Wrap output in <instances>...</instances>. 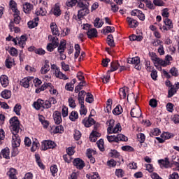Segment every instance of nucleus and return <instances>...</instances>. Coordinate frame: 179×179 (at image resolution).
Masks as SVG:
<instances>
[{
  "label": "nucleus",
  "mask_w": 179,
  "mask_h": 179,
  "mask_svg": "<svg viewBox=\"0 0 179 179\" xmlns=\"http://www.w3.org/2000/svg\"><path fill=\"white\" fill-rule=\"evenodd\" d=\"M10 129L13 134L12 136V146L13 148H19L20 146V138L19 137V131L20 129L19 120L17 117H13L9 120Z\"/></svg>",
  "instance_id": "1"
},
{
  "label": "nucleus",
  "mask_w": 179,
  "mask_h": 179,
  "mask_svg": "<svg viewBox=\"0 0 179 179\" xmlns=\"http://www.w3.org/2000/svg\"><path fill=\"white\" fill-rule=\"evenodd\" d=\"M78 8L80 9L78 12V19H82L83 16L89 15V3H84L83 1H80L78 3Z\"/></svg>",
  "instance_id": "2"
},
{
  "label": "nucleus",
  "mask_w": 179,
  "mask_h": 179,
  "mask_svg": "<svg viewBox=\"0 0 179 179\" xmlns=\"http://www.w3.org/2000/svg\"><path fill=\"white\" fill-rule=\"evenodd\" d=\"M51 69L53 75H55V78H57V79H62V80H68V79H69V77L62 73L59 67L56 64H51Z\"/></svg>",
  "instance_id": "3"
},
{
  "label": "nucleus",
  "mask_w": 179,
  "mask_h": 179,
  "mask_svg": "<svg viewBox=\"0 0 179 179\" xmlns=\"http://www.w3.org/2000/svg\"><path fill=\"white\" fill-rule=\"evenodd\" d=\"M164 25L162 24H159L158 26L159 27V30L164 33L166 31H169V30H171L173 29V22L169 18H165L164 20Z\"/></svg>",
  "instance_id": "4"
},
{
  "label": "nucleus",
  "mask_w": 179,
  "mask_h": 179,
  "mask_svg": "<svg viewBox=\"0 0 179 179\" xmlns=\"http://www.w3.org/2000/svg\"><path fill=\"white\" fill-rule=\"evenodd\" d=\"M127 64H132L134 65V68L137 71H141V69H142V66H141V59L139 57L127 59Z\"/></svg>",
  "instance_id": "5"
},
{
  "label": "nucleus",
  "mask_w": 179,
  "mask_h": 179,
  "mask_svg": "<svg viewBox=\"0 0 179 179\" xmlns=\"http://www.w3.org/2000/svg\"><path fill=\"white\" fill-rule=\"evenodd\" d=\"M57 146V144L52 141L45 140L42 142V149L43 150H47L48 149H54Z\"/></svg>",
  "instance_id": "6"
},
{
  "label": "nucleus",
  "mask_w": 179,
  "mask_h": 179,
  "mask_svg": "<svg viewBox=\"0 0 179 179\" xmlns=\"http://www.w3.org/2000/svg\"><path fill=\"white\" fill-rule=\"evenodd\" d=\"M130 114L131 117L133 118H139L142 116V110H141L139 107H137L136 108H133L131 110Z\"/></svg>",
  "instance_id": "7"
},
{
  "label": "nucleus",
  "mask_w": 179,
  "mask_h": 179,
  "mask_svg": "<svg viewBox=\"0 0 179 179\" xmlns=\"http://www.w3.org/2000/svg\"><path fill=\"white\" fill-rule=\"evenodd\" d=\"M34 77H27L23 78L20 81L21 86H23V87H25V89H28V87H30V83H31V81L33 80Z\"/></svg>",
  "instance_id": "8"
},
{
  "label": "nucleus",
  "mask_w": 179,
  "mask_h": 179,
  "mask_svg": "<svg viewBox=\"0 0 179 179\" xmlns=\"http://www.w3.org/2000/svg\"><path fill=\"white\" fill-rule=\"evenodd\" d=\"M50 69L49 62L48 60H45V64L41 68V75H47V73L50 72Z\"/></svg>",
  "instance_id": "9"
},
{
  "label": "nucleus",
  "mask_w": 179,
  "mask_h": 179,
  "mask_svg": "<svg viewBox=\"0 0 179 179\" xmlns=\"http://www.w3.org/2000/svg\"><path fill=\"white\" fill-rule=\"evenodd\" d=\"M0 83L2 87H8L9 86V78L6 75H1L0 76Z\"/></svg>",
  "instance_id": "10"
},
{
  "label": "nucleus",
  "mask_w": 179,
  "mask_h": 179,
  "mask_svg": "<svg viewBox=\"0 0 179 179\" xmlns=\"http://www.w3.org/2000/svg\"><path fill=\"white\" fill-rule=\"evenodd\" d=\"M51 29V33L53 36H59V29H58V25L55 22H51L50 24Z\"/></svg>",
  "instance_id": "11"
},
{
  "label": "nucleus",
  "mask_w": 179,
  "mask_h": 179,
  "mask_svg": "<svg viewBox=\"0 0 179 179\" xmlns=\"http://www.w3.org/2000/svg\"><path fill=\"white\" fill-rule=\"evenodd\" d=\"M159 164H161L162 169H170L171 165L170 164V161H169L168 158H165V159H159L158 160Z\"/></svg>",
  "instance_id": "12"
},
{
  "label": "nucleus",
  "mask_w": 179,
  "mask_h": 179,
  "mask_svg": "<svg viewBox=\"0 0 179 179\" xmlns=\"http://www.w3.org/2000/svg\"><path fill=\"white\" fill-rule=\"evenodd\" d=\"M73 164L75 166H76V169H78V170H82V169L85 167V162L80 159V158L75 159L73 161Z\"/></svg>",
  "instance_id": "13"
},
{
  "label": "nucleus",
  "mask_w": 179,
  "mask_h": 179,
  "mask_svg": "<svg viewBox=\"0 0 179 179\" xmlns=\"http://www.w3.org/2000/svg\"><path fill=\"white\" fill-rule=\"evenodd\" d=\"M122 130V128L121 127V124L117 123L112 129H109L108 134L111 135L112 134H118L120 131Z\"/></svg>",
  "instance_id": "14"
},
{
  "label": "nucleus",
  "mask_w": 179,
  "mask_h": 179,
  "mask_svg": "<svg viewBox=\"0 0 179 179\" xmlns=\"http://www.w3.org/2000/svg\"><path fill=\"white\" fill-rule=\"evenodd\" d=\"M53 118L55 123L59 125V124H61L62 122V117H61V113L59 111H55L53 113Z\"/></svg>",
  "instance_id": "15"
},
{
  "label": "nucleus",
  "mask_w": 179,
  "mask_h": 179,
  "mask_svg": "<svg viewBox=\"0 0 179 179\" xmlns=\"http://www.w3.org/2000/svg\"><path fill=\"white\" fill-rule=\"evenodd\" d=\"M83 125H85V127H86L87 128H89L94 124V119L92 117H85L83 120Z\"/></svg>",
  "instance_id": "16"
},
{
  "label": "nucleus",
  "mask_w": 179,
  "mask_h": 179,
  "mask_svg": "<svg viewBox=\"0 0 179 179\" xmlns=\"http://www.w3.org/2000/svg\"><path fill=\"white\" fill-rule=\"evenodd\" d=\"M39 20L40 18H38V17H36L31 21L28 22V27L29 29H34V27H37Z\"/></svg>",
  "instance_id": "17"
},
{
  "label": "nucleus",
  "mask_w": 179,
  "mask_h": 179,
  "mask_svg": "<svg viewBox=\"0 0 179 179\" xmlns=\"http://www.w3.org/2000/svg\"><path fill=\"white\" fill-rule=\"evenodd\" d=\"M7 176H8L10 179H17V171L15 169L11 168L7 172Z\"/></svg>",
  "instance_id": "18"
},
{
  "label": "nucleus",
  "mask_w": 179,
  "mask_h": 179,
  "mask_svg": "<svg viewBox=\"0 0 179 179\" xmlns=\"http://www.w3.org/2000/svg\"><path fill=\"white\" fill-rule=\"evenodd\" d=\"M48 40L50 42V44H52L54 47H58L59 45V41L57 36H52V35L48 36Z\"/></svg>",
  "instance_id": "19"
},
{
  "label": "nucleus",
  "mask_w": 179,
  "mask_h": 179,
  "mask_svg": "<svg viewBox=\"0 0 179 179\" xmlns=\"http://www.w3.org/2000/svg\"><path fill=\"white\" fill-rule=\"evenodd\" d=\"M1 97L8 100V99H10V97H12V92L9 90H4L1 92Z\"/></svg>",
  "instance_id": "20"
},
{
  "label": "nucleus",
  "mask_w": 179,
  "mask_h": 179,
  "mask_svg": "<svg viewBox=\"0 0 179 179\" xmlns=\"http://www.w3.org/2000/svg\"><path fill=\"white\" fill-rule=\"evenodd\" d=\"M87 35L88 38H94V37L97 36V29L91 28L87 31Z\"/></svg>",
  "instance_id": "21"
},
{
  "label": "nucleus",
  "mask_w": 179,
  "mask_h": 179,
  "mask_svg": "<svg viewBox=\"0 0 179 179\" xmlns=\"http://www.w3.org/2000/svg\"><path fill=\"white\" fill-rule=\"evenodd\" d=\"M127 20L129 23V27H131V29L138 27V21H136V20H134V18L127 17Z\"/></svg>",
  "instance_id": "22"
},
{
  "label": "nucleus",
  "mask_w": 179,
  "mask_h": 179,
  "mask_svg": "<svg viewBox=\"0 0 179 179\" xmlns=\"http://www.w3.org/2000/svg\"><path fill=\"white\" fill-rule=\"evenodd\" d=\"M26 41H27V36H26V35L21 36L20 39H18V45H20L21 48H24Z\"/></svg>",
  "instance_id": "23"
},
{
  "label": "nucleus",
  "mask_w": 179,
  "mask_h": 179,
  "mask_svg": "<svg viewBox=\"0 0 179 179\" xmlns=\"http://www.w3.org/2000/svg\"><path fill=\"white\" fill-rule=\"evenodd\" d=\"M86 96V92L81 91L78 93V99L79 104L85 103V96Z\"/></svg>",
  "instance_id": "24"
},
{
  "label": "nucleus",
  "mask_w": 179,
  "mask_h": 179,
  "mask_svg": "<svg viewBox=\"0 0 179 179\" xmlns=\"http://www.w3.org/2000/svg\"><path fill=\"white\" fill-rule=\"evenodd\" d=\"M97 138H100V133L97 131H92L90 135V141L91 142H96Z\"/></svg>",
  "instance_id": "25"
},
{
  "label": "nucleus",
  "mask_w": 179,
  "mask_h": 179,
  "mask_svg": "<svg viewBox=\"0 0 179 179\" xmlns=\"http://www.w3.org/2000/svg\"><path fill=\"white\" fill-rule=\"evenodd\" d=\"M1 155L3 157L7 160L10 159V151L8 148H6L1 150Z\"/></svg>",
  "instance_id": "26"
},
{
  "label": "nucleus",
  "mask_w": 179,
  "mask_h": 179,
  "mask_svg": "<svg viewBox=\"0 0 179 179\" xmlns=\"http://www.w3.org/2000/svg\"><path fill=\"white\" fill-rule=\"evenodd\" d=\"M8 27L10 31H14L15 33L20 32V28L17 27H15V24L13 23V21H10L8 25Z\"/></svg>",
  "instance_id": "27"
},
{
  "label": "nucleus",
  "mask_w": 179,
  "mask_h": 179,
  "mask_svg": "<svg viewBox=\"0 0 179 179\" xmlns=\"http://www.w3.org/2000/svg\"><path fill=\"white\" fill-rule=\"evenodd\" d=\"M15 65V59L12 57H8L6 59V66L8 69H10V68L13 67V66Z\"/></svg>",
  "instance_id": "28"
},
{
  "label": "nucleus",
  "mask_w": 179,
  "mask_h": 179,
  "mask_svg": "<svg viewBox=\"0 0 179 179\" xmlns=\"http://www.w3.org/2000/svg\"><path fill=\"white\" fill-rule=\"evenodd\" d=\"M150 57L152 62H154L155 66H157V62L160 58L159 57H157V55H156V53H155L153 52L150 53Z\"/></svg>",
  "instance_id": "29"
},
{
  "label": "nucleus",
  "mask_w": 179,
  "mask_h": 179,
  "mask_svg": "<svg viewBox=\"0 0 179 179\" xmlns=\"http://www.w3.org/2000/svg\"><path fill=\"white\" fill-rule=\"evenodd\" d=\"M51 86V83H45L43 85H41L40 88L36 90V93H40V92H43L45 89L50 88Z\"/></svg>",
  "instance_id": "30"
},
{
  "label": "nucleus",
  "mask_w": 179,
  "mask_h": 179,
  "mask_svg": "<svg viewBox=\"0 0 179 179\" xmlns=\"http://www.w3.org/2000/svg\"><path fill=\"white\" fill-rule=\"evenodd\" d=\"M33 107L35 110H40V108H43V99H38L36 101L34 102Z\"/></svg>",
  "instance_id": "31"
},
{
  "label": "nucleus",
  "mask_w": 179,
  "mask_h": 179,
  "mask_svg": "<svg viewBox=\"0 0 179 179\" xmlns=\"http://www.w3.org/2000/svg\"><path fill=\"white\" fill-rule=\"evenodd\" d=\"M127 92H128V87H124L120 89L119 94L120 96V99H126L127 98Z\"/></svg>",
  "instance_id": "32"
},
{
  "label": "nucleus",
  "mask_w": 179,
  "mask_h": 179,
  "mask_svg": "<svg viewBox=\"0 0 179 179\" xmlns=\"http://www.w3.org/2000/svg\"><path fill=\"white\" fill-rule=\"evenodd\" d=\"M31 9H33V5L29 3H25L23 5V10L24 13H30V12H31Z\"/></svg>",
  "instance_id": "33"
},
{
  "label": "nucleus",
  "mask_w": 179,
  "mask_h": 179,
  "mask_svg": "<svg viewBox=\"0 0 179 179\" xmlns=\"http://www.w3.org/2000/svg\"><path fill=\"white\" fill-rule=\"evenodd\" d=\"M87 178L88 179H101L100 175L97 172H93L86 175Z\"/></svg>",
  "instance_id": "34"
},
{
  "label": "nucleus",
  "mask_w": 179,
  "mask_h": 179,
  "mask_svg": "<svg viewBox=\"0 0 179 179\" xmlns=\"http://www.w3.org/2000/svg\"><path fill=\"white\" fill-rule=\"evenodd\" d=\"M53 14L55 16H61V8L59 7V3L55 4L53 8Z\"/></svg>",
  "instance_id": "35"
},
{
  "label": "nucleus",
  "mask_w": 179,
  "mask_h": 179,
  "mask_svg": "<svg viewBox=\"0 0 179 179\" xmlns=\"http://www.w3.org/2000/svg\"><path fill=\"white\" fill-rule=\"evenodd\" d=\"M120 68V63L118 62H113L110 64V72H115V71H117Z\"/></svg>",
  "instance_id": "36"
},
{
  "label": "nucleus",
  "mask_w": 179,
  "mask_h": 179,
  "mask_svg": "<svg viewBox=\"0 0 179 179\" xmlns=\"http://www.w3.org/2000/svg\"><path fill=\"white\" fill-rule=\"evenodd\" d=\"M113 114H114V115H120V114H122V107L120 105H117L113 110Z\"/></svg>",
  "instance_id": "37"
},
{
  "label": "nucleus",
  "mask_w": 179,
  "mask_h": 179,
  "mask_svg": "<svg viewBox=\"0 0 179 179\" xmlns=\"http://www.w3.org/2000/svg\"><path fill=\"white\" fill-rule=\"evenodd\" d=\"M116 141L117 142H127V141H128V137L124 136L122 134H120L116 136Z\"/></svg>",
  "instance_id": "38"
},
{
  "label": "nucleus",
  "mask_w": 179,
  "mask_h": 179,
  "mask_svg": "<svg viewBox=\"0 0 179 179\" xmlns=\"http://www.w3.org/2000/svg\"><path fill=\"white\" fill-rule=\"evenodd\" d=\"M36 16H45L47 15V10L45 8H40L36 11Z\"/></svg>",
  "instance_id": "39"
},
{
  "label": "nucleus",
  "mask_w": 179,
  "mask_h": 179,
  "mask_svg": "<svg viewBox=\"0 0 179 179\" xmlns=\"http://www.w3.org/2000/svg\"><path fill=\"white\" fill-rule=\"evenodd\" d=\"M78 118H79V114L78 113V112L75 110L72 111L69 115V119L71 120V121H76Z\"/></svg>",
  "instance_id": "40"
},
{
  "label": "nucleus",
  "mask_w": 179,
  "mask_h": 179,
  "mask_svg": "<svg viewBox=\"0 0 179 179\" xmlns=\"http://www.w3.org/2000/svg\"><path fill=\"white\" fill-rule=\"evenodd\" d=\"M115 120L113 119H110L106 122V124L108 125L107 132L110 131V129H112L114 127Z\"/></svg>",
  "instance_id": "41"
},
{
  "label": "nucleus",
  "mask_w": 179,
  "mask_h": 179,
  "mask_svg": "<svg viewBox=\"0 0 179 179\" xmlns=\"http://www.w3.org/2000/svg\"><path fill=\"white\" fill-rule=\"evenodd\" d=\"M39 121L44 128H48V121L45 120V118L43 115H39Z\"/></svg>",
  "instance_id": "42"
},
{
  "label": "nucleus",
  "mask_w": 179,
  "mask_h": 179,
  "mask_svg": "<svg viewBox=\"0 0 179 179\" xmlns=\"http://www.w3.org/2000/svg\"><path fill=\"white\" fill-rule=\"evenodd\" d=\"M38 148H40V143H38V141L35 140L32 143V146L31 148V152H36V150H37V149H38Z\"/></svg>",
  "instance_id": "43"
},
{
  "label": "nucleus",
  "mask_w": 179,
  "mask_h": 179,
  "mask_svg": "<svg viewBox=\"0 0 179 179\" xmlns=\"http://www.w3.org/2000/svg\"><path fill=\"white\" fill-rule=\"evenodd\" d=\"M170 64H171V62H166V59L163 60L159 58L157 62V66H159V65H161V66H167V65H170Z\"/></svg>",
  "instance_id": "44"
},
{
  "label": "nucleus",
  "mask_w": 179,
  "mask_h": 179,
  "mask_svg": "<svg viewBox=\"0 0 179 179\" xmlns=\"http://www.w3.org/2000/svg\"><path fill=\"white\" fill-rule=\"evenodd\" d=\"M103 24H104V22L103 21H100V18L95 19L94 24V27L100 29V27H102Z\"/></svg>",
  "instance_id": "45"
},
{
  "label": "nucleus",
  "mask_w": 179,
  "mask_h": 179,
  "mask_svg": "<svg viewBox=\"0 0 179 179\" xmlns=\"http://www.w3.org/2000/svg\"><path fill=\"white\" fill-rule=\"evenodd\" d=\"M96 145L101 152H104V140L100 139L96 142Z\"/></svg>",
  "instance_id": "46"
},
{
  "label": "nucleus",
  "mask_w": 179,
  "mask_h": 179,
  "mask_svg": "<svg viewBox=\"0 0 179 179\" xmlns=\"http://www.w3.org/2000/svg\"><path fill=\"white\" fill-rule=\"evenodd\" d=\"M142 36L131 35L129 36L130 41H142Z\"/></svg>",
  "instance_id": "47"
},
{
  "label": "nucleus",
  "mask_w": 179,
  "mask_h": 179,
  "mask_svg": "<svg viewBox=\"0 0 179 179\" xmlns=\"http://www.w3.org/2000/svg\"><path fill=\"white\" fill-rule=\"evenodd\" d=\"M20 110H22V105L17 103L13 108V111L15 113L16 115H20Z\"/></svg>",
  "instance_id": "48"
},
{
  "label": "nucleus",
  "mask_w": 179,
  "mask_h": 179,
  "mask_svg": "<svg viewBox=\"0 0 179 179\" xmlns=\"http://www.w3.org/2000/svg\"><path fill=\"white\" fill-rule=\"evenodd\" d=\"M107 43L110 45V47H114L115 44L114 43V38L113 37V35H108L107 37Z\"/></svg>",
  "instance_id": "49"
},
{
  "label": "nucleus",
  "mask_w": 179,
  "mask_h": 179,
  "mask_svg": "<svg viewBox=\"0 0 179 179\" xmlns=\"http://www.w3.org/2000/svg\"><path fill=\"white\" fill-rule=\"evenodd\" d=\"M80 115H86L87 114V109L85 107L84 103H80Z\"/></svg>",
  "instance_id": "50"
},
{
  "label": "nucleus",
  "mask_w": 179,
  "mask_h": 179,
  "mask_svg": "<svg viewBox=\"0 0 179 179\" xmlns=\"http://www.w3.org/2000/svg\"><path fill=\"white\" fill-rule=\"evenodd\" d=\"M76 3H78V0H67L66 2V5L68 8H73Z\"/></svg>",
  "instance_id": "51"
},
{
  "label": "nucleus",
  "mask_w": 179,
  "mask_h": 179,
  "mask_svg": "<svg viewBox=\"0 0 179 179\" xmlns=\"http://www.w3.org/2000/svg\"><path fill=\"white\" fill-rule=\"evenodd\" d=\"M42 108H44V109H46V110H48V108H51V103H50V101L43 100Z\"/></svg>",
  "instance_id": "52"
},
{
  "label": "nucleus",
  "mask_w": 179,
  "mask_h": 179,
  "mask_svg": "<svg viewBox=\"0 0 179 179\" xmlns=\"http://www.w3.org/2000/svg\"><path fill=\"white\" fill-rule=\"evenodd\" d=\"M175 93H177V89H175L174 85H173L168 92V97H173Z\"/></svg>",
  "instance_id": "53"
},
{
  "label": "nucleus",
  "mask_w": 179,
  "mask_h": 179,
  "mask_svg": "<svg viewBox=\"0 0 179 179\" xmlns=\"http://www.w3.org/2000/svg\"><path fill=\"white\" fill-rule=\"evenodd\" d=\"M152 44L154 47H160V45H163V41L155 39L152 42Z\"/></svg>",
  "instance_id": "54"
},
{
  "label": "nucleus",
  "mask_w": 179,
  "mask_h": 179,
  "mask_svg": "<svg viewBox=\"0 0 179 179\" xmlns=\"http://www.w3.org/2000/svg\"><path fill=\"white\" fill-rule=\"evenodd\" d=\"M137 138L140 143H143V142H145V139H146V136L143 133H139L137 134Z\"/></svg>",
  "instance_id": "55"
},
{
  "label": "nucleus",
  "mask_w": 179,
  "mask_h": 179,
  "mask_svg": "<svg viewBox=\"0 0 179 179\" xmlns=\"http://www.w3.org/2000/svg\"><path fill=\"white\" fill-rule=\"evenodd\" d=\"M160 134H162V131L159 128L153 129L151 131V135H152V136H159Z\"/></svg>",
  "instance_id": "56"
},
{
  "label": "nucleus",
  "mask_w": 179,
  "mask_h": 179,
  "mask_svg": "<svg viewBox=\"0 0 179 179\" xmlns=\"http://www.w3.org/2000/svg\"><path fill=\"white\" fill-rule=\"evenodd\" d=\"M110 71H108L106 76H102L101 79H102L103 83H108V81L110 80Z\"/></svg>",
  "instance_id": "57"
},
{
  "label": "nucleus",
  "mask_w": 179,
  "mask_h": 179,
  "mask_svg": "<svg viewBox=\"0 0 179 179\" xmlns=\"http://www.w3.org/2000/svg\"><path fill=\"white\" fill-rule=\"evenodd\" d=\"M74 139L76 141H79L80 138L82 137V134H80V131L78 129L74 130Z\"/></svg>",
  "instance_id": "58"
},
{
  "label": "nucleus",
  "mask_w": 179,
  "mask_h": 179,
  "mask_svg": "<svg viewBox=\"0 0 179 179\" xmlns=\"http://www.w3.org/2000/svg\"><path fill=\"white\" fill-rule=\"evenodd\" d=\"M75 54H74V57L75 58H78V57H79V55L80 54V46L79 45V44H76L75 45Z\"/></svg>",
  "instance_id": "59"
},
{
  "label": "nucleus",
  "mask_w": 179,
  "mask_h": 179,
  "mask_svg": "<svg viewBox=\"0 0 179 179\" xmlns=\"http://www.w3.org/2000/svg\"><path fill=\"white\" fill-rule=\"evenodd\" d=\"M166 107L169 113H173L174 111V104H173L172 103H168Z\"/></svg>",
  "instance_id": "60"
},
{
  "label": "nucleus",
  "mask_w": 179,
  "mask_h": 179,
  "mask_svg": "<svg viewBox=\"0 0 179 179\" xmlns=\"http://www.w3.org/2000/svg\"><path fill=\"white\" fill-rule=\"evenodd\" d=\"M62 115L65 118V117H68V107L63 106L62 108Z\"/></svg>",
  "instance_id": "61"
},
{
  "label": "nucleus",
  "mask_w": 179,
  "mask_h": 179,
  "mask_svg": "<svg viewBox=\"0 0 179 179\" xmlns=\"http://www.w3.org/2000/svg\"><path fill=\"white\" fill-rule=\"evenodd\" d=\"M170 73L172 76H175L176 78L178 76V70L176 67H173L170 69Z\"/></svg>",
  "instance_id": "62"
},
{
  "label": "nucleus",
  "mask_w": 179,
  "mask_h": 179,
  "mask_svg": "<svg viewBox=\"0 0 179 179\" xmlns=\"http://www.w3.org/2000/svg\"><path fill=\"white\" fill-rule=\"evenodd\" d=\"M152 2L155 6H164V1L163 0H153Z\"/></svg>",
  "instance_id": "63"
},
{
  "label": "nucleus",
  "mask_w": 179,
  "mask_h": 179,
  "mask_svg": "<svg viewBox=\"0 0 179 179\" xmlns=\"http://www.w3.org/2000/svg\"><path fill=\"white\" fill-rule=\"evenodd\" d=\"M8 52L10 55H12V57H16L17 55V50L15 48H11L9 50Z\"/></svg>",
  "instance_id": "64"
}]
</instances>
